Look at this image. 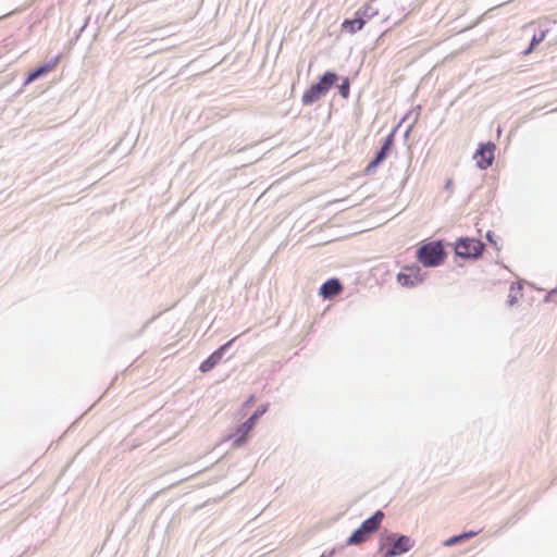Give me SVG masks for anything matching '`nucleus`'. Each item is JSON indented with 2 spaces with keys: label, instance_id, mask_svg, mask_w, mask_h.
Masks as SVG:
<instances>
[{
  "label": "nucleus",
  "instance_id": "nucleus-1",
  "mask_svg": "<svg viewBox=\"0 0 557 557\" xmlns=\"http://www.w3.org/2000/svg\"><path fill=\"white\" fill-rule=\"evenodd\" d=\"M338 77L333 72H326L321 77L320 81L315 84H312L302 95L301 101L305 106L312 104L317 102L321 97L326 95V92L334 86L337 82Z\"/></svg>",
  "mask_w": 557,
  "mask_h": 557
},
{
  "label": "nucleus",
  "instance_id": "nucleus-2",
  "mask_svg": "<svg viewBox=\"0 0 557 557\" xmlns=\"http://www.w3.org/2000/svg\"><path fill=\"white\" fill-rule=\"evenodd\" d=\"M417 259L424 267H437L445 259L444 247L441 242H429L420 246L417 251Z\"/></svg>",
  "mask_w": 557,
  "mask_h": 557
},
{
  "label": "nucleus",
  "instance_id": "nucleus-3",
  "mask_svg": "<svg viewBox=\"0 0 557 557\" xmlns=\"http://www.w3.org/2000/svg\"><path fill=\"white\" fill-rule=\"evenodd\" d=\"M483 249V243L474 238H460L455 245L456 253L462 258H478Z\"/></svg>",
  "mask_w": 557,
  "mask_h": 557
},
{
  "label": "nucleus",
  "instance_id": "nucleus-4",
  "mask_svg": "<svg viewBox=\"0 0 557 557\" xmlns=\"http://www.w3.org/2000/svg\"><path fill=\"white\" fill-rule=\"evenodd\" d=\"M496 146L493 143L481 144L479 149L475 151L473 158L476 162V165L485 170L492 165L494 161Z\"/></svg>",
  "mask_w": 557,
  "mask_h": 557
},
{
  "label": "nucleus",
  "instance_id": "nucleus-5",
  "mask_svg": "<svg viewBox=\"0 0 557 557\" xmlns=\"http://www.w3.org/2000/svg\"><path fill=\"white\" fill-rule=\"evenodd\" d=\"M397 281L400 285L412 287L422 281L420 268L405 267L397 275Z\"/></svg>",
  "mask_w": 557,
  "mask_h": 557
},
{
  "label": "nucleus",
  "instance_id": "nucleus-6",
  "mask_svg": "<svg viewBox=\"0 0 557 557\" xmlns=\"http://www.w3.org/2000/svg\"><path fill=\"white\" fill-rule=\"evenodd\" d=\"M412 547L411 540L401 535L393 541L392 547L383 549V557H394L408 552Z\"/></svg>",
  "mask_w": 557,
  "mask_h": 557
},
{
  "label": "nucleus",
  "instance_id": "nucleus-7",
  "mask_svg": "<svg viewBox=\"0 0 557 557\" xmlns=\"http://www.w3.org/2000/svg\"><path fill=\"white\" fill-rule=\"evenodd\" d=\"M235 341V338L231 339L223 346H221L218 350H215L212 355H210L206 360H203L199 367L201 372H208L212 370L222 359L224 350Z\"/></svg>",
  "mask_w": 557,
  "mask_h": 557
},
{
  "label": "nucleus",
  "instance_id": "nucleus-8",
  "mask_svg": "<svg viewBox=\"0 0 557 557\" xmlns=\"http://www.w3.org/2000/svg\"><path fill=\"white\" fill-rule=\"evenodd\" d=\"M60 55L55 57L51 62L47 63V64H44L41 66H39L38 69L32 71L26 79H25V85H28L30 83H33L34 81H36L37 78H39L40 76L49 73L50 71H52L57 65L58 63L60 62Z\"/></svg>",
  "mask_w": 557,
  "mask_h": 557
},
{
  "label": "nucleus",
  "instance_id": "nucleus-9",
  "mask_svg": "<svg viewBox=\"0 0 557 557\" xmlns=\"http://www.w3.org/2000/svg\"><path fill=\"white\" fill-rule=\"evenodd\" d=\"M343 289L342 284L336 278L326 281L320 288V295L324 298H332L338 295Z\"/></svg>",
  "mask_w": 557,
  "mask_h": 557
},
{
  "label": "nucleus",
  "instance_id": "nucleus-10",
  "mask_svg": "<svg viewBox=\"0 0 557 557\" xmlns=\"http://www.w3.org/2000/svg\"><path fill=\"white\" fill-rule=\"evenodd\" d=\"M383 518L384 513L381 510H377L372 517L364 520L361 527L371 536V534H373L381 525Z\"/></svg>",
  "mask_w": 557,
  "mask_h": 557
},
{
  "label": "nucleus",
  "instance_id": "nucleus-11",
  "mask_svg": "<svg viewBox=\"0 0 557 557\" xmlns=\"http://www.w3.org/2000/svg\"><path fill=\"white\" fill-rule=\"evenodd\" d=\"M253 426L255 424L250 420H247L242 425H239L238 429L236 430V435L238 436L235 438L233 446H243L246 443L248 434L253 429Z\"/></svg>",
  "mask_w": 557,
  "mask_h": 557
},
{
  "label": "nucleus",
  "instance_id": "nucleus-12",
  "mask_svg": "<svg viewBox=\"0 0 557 557\" xmlns=\"http://www.w3.org/2000/svg\"><path fill=\"white\" fill-rule=\"evenodd\" d=\"M389 149V140H386L381 150L377 152L376 158L368 164L366 172L370 173L373 171L385 158Z\"/></svg>",
  "mask_w": 557,
  "mask_h": 557
},
{
  "label": "nucleus",
  "instance_id": "nucleus-13",
  "mask_svg": "<svg viewBox=\"0 0 557 557\" xmlns=\"http://www.w3.org/2000/svg\"><path fill=\"white\" fill-rule=\"evenodd\" d=\"M364 24H366V22H364V20H362V18L345 20V21L342 23V28H343L344 30L349 32L350 34H354V33H356L357 30L362 29V27L364 26Z\"/></svg>",
  "mask_w": 557,
  "mask_h": 557
},
{
  "label": "nucleus",
  "instance_id": "nucleus-14",
  "mask_svg": "<svg viewBox=\"0 0 557 557\" xmlns=\"http://www.w3.org/2000/svg\"><path fill=\"white\" fill-rule=\"evenodd\" d=\"M370 537V535L366 532V530H363V528L360 525L359 529H357L352 534L351 536L347 540V543L349 545H357V544H360V543H363L366 542L368 539Z\"/></svg>",
  "mask_w": 557,
  "mask_h": 557
},
{
  "label": "nucleus",
  "instance_id": "nucleus-15",
  "mask_svg": "<svg viewBox=\"0 0 557 557\" xmlns=\"http://www.w3.org/2000/svg\"><path fill=\"white\" fill-rule=\"evenodd\" d=\"M478 534V532H473V531H470V532H466V533H462L460 535H457V536H453V537H449L448 540H446L444 542V545L445 546H453V545H456L457 543L463 541V540H467V539H470V537H473Z\"/></svg>",
  "mask_w": 557,
  "mask_h": 557
},
{
  "label": "nucleus",
  "instance_id": "nucleus-16",
  "mask_svg": "<svg viewBox=\"0 0 557 557\" xmlns=\"http://www.w3.org/2000/svg\"><path fill=\"white\" fill-rule=\"evenodd\" d=\"M268 410V405H262L260 406L253 413L252 416L248 419L250 420L253 424H256L257 420L263 414L265 413V411Z\"/></svg>",
  "mask_w": 557,
  "mask_h": 557
},
{
  "label": "nucleus",
  "instance_id": "nucleus-17",
  "mask_svg": "<svg viewBox=\"0 0 557 557\" xmlns=\"http://www.w3.org/2000/svg\"><path fill=\"white\" fill-rule=\"evenodd\" d=\"M544 38H545V33H541L540 36H534L532 38L530 48L525 51V54L530 53L532 51V49L534 48V46L540 44L541 41H543Z\"/></svg>",
  "mask_w": 557,
  "mask_h": 557
},
{
  "label": "nucleus",
  "instance_id": "nucleus-18",
  "mask_svg": "<svg viewBox=\"0 0 557 557\" xmlns=\"http://www.w3.org/2000/svg\"><path fill=\"white\" fill-rule=\"evenodd\" d=\"M339 92L344 98L349 96V83L347 79H345L344 83L339 85Z\"/></svg>",
  "mask_w": 557,
  "mask_h": 557
},
{
  "label": "nucleus",
  "instance_id": "nucleus-19",
  "mask_svg": "<svg viewBox=\"0 0 557 557\" xmlns=\"http://www.w3.org/2000/svg\"><path fill=\"white\" fill-rule=\"evenodd\" d=\"M253 403H255V396H252V395H251V396L247 399V401L245 403V406H246V407H250V406H252V404H253Z\"/></svg>",
  "mask_w": 557,
  "mask_h": 557
}]
</instances>
